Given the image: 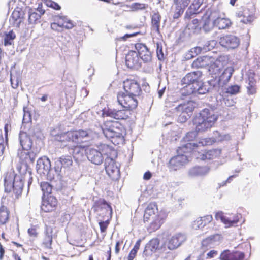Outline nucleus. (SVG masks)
<instances>
[{
    "label": "nucleus",
    "instance_id": "1",
    "mask_svg": "<svg viewBox=\"0 0 260 260\" xmlns=\"http://www.w3.org/2000/svg\"><path fill=\"white\" fill-rule=\"evenodd\" d=\"M39 151L35 148L30 150L21 149L18 152V156L21 166L18 168L19 174H16L14 170L8 171L4 177V186L5 191L12 192L15 198L18 199L22 194L24 186V171L22 166L34 163Z\"/></svg>",
    "mask_w": 260,
    "mask_h": 260
},
{
    "label": "nucleus",
    "instance_id": "2",
    "mask_svg": "<svg viewBox=\"0 0 260 260\" xmlns=\"http://www.w3.org/2000/svg\"><path fill=\"white\" fill-rule=\"evenodd\" d=\"M89 137V134L86 130H71L58 134L55 137L57 141L66 143L64 146L73 150V154L78 153L85 148L84 139Z\"/></svg>",
    "mask_w": 260,
    "mask_h": 260
},
{
    "label": "nucleus",
    "instance_id": "3",
    "mask_svg": "<svg viewBox=\"0 0 260 260\" xmlns=\"http://www.w3.org/2000/svg\"><path fill=\"white\" fill-rule=\"evenodd\" d=\"M218 118V115L213 110L205 108L193 119L194 129L198 132H206L214 125Z\"/></svg>",
    "mask_w": 260,
    "mask_h": 260
},
{
    "label": "nucleus",
    "instance_id": "4",
    "mask_svg": "<svg viewBox=\"0 0 260 260\" xmlns=\"http://www.w3.org/2000/svg\"><path fill=\"white\" fill-rule=\"evenodd\" d=\"M115 153V149L105 144H101L96 149L90 148L86 152L88 159L92 164L100 165L103 162V155L112 156Z\"/></svg>",
    "mask_w": 260,
    "mask_h": 260
},
{
    "label": "nucleus",
    "instance_id": "5",
    "mask_svg": "<svg viewBox=\"0 0 260 260\" xmlns=\"http://www.w3.org/2000/svg\"><path fill=\"white\" fill-rule=\"evenodd\" d=\"M137 96H133L124 92L120 91L117 93V100L119 105L127 110L132 111L138 106Z\"/></svg>",
    "mask_w": 260,
    "mask_h": 260
},
{
    "label": "nucleus",
    "instance_id": "6",
    "mask_svg": "<svg viewBox=\"0 0 260 260\" xmlns=\"http://www.w3.org/2000/svg\"><path fill=\"white\" fill-rule=\"evenodd\" d=\"M123 86L125 93L130 95L138 97L142 93L141 87L137 79H126L123 81Z\"/></svg>",
    "mask_w": 260,
    "mask_h": 260
},
{
    "label": "nucleus",
    "instance_id": "7",
    "mask_svg": "<svg viewBox=\"0 0 260 260\" xmlns=\"http://www.w3.org/2000/svg\"><path fill=\"white\" fill-rule=\"evenodd\" d=\"M168 217V214L164 211H160L157 213V216L153 219H151L147 227V230L149 232H154L160 228L161 225L165 223Z\"/></svg>",
    "mask_w": 260,
    "mask_h": 260
},
{
    "label": "nucleus",
    "instance_id": "8",
    "mask_svg": "<svg viewBox=\"0 0 260 260\" xmlns=\"http://www.w3.org/2000/svg\"><path fill=\"white\" fill-rule=\"evenodd\" d=\"M123 129L121 124L118 121L107 120L102 127V132L106 137H111V135Z\"/></svg>",
    "mask_w": 260,
    "mask_h": 260
},
{
    "label": "nucleus",
    "instance_id": "9",
    "mask_svg": "<svg viewBox=\"0 0 260 260\" xmlns=\"http://www.w3.org/2000/svg\"><path fill=\"white\" fill-rule=\"evenodd\" d=\"M58 205V201L54 196H42L41 210L46 213L55 210Z\"/></svg>",
    "mask_w": 260,
    "mask_h": 260
},
{
    "label": "nucleus",
    "instance_id": "10",
    "mask_svg": "<svg viewBox=\"0 0 260 260\" xmlns=\"http://www.w3.org/2000/svg\"><path fill=\"white\" fill-rule=\"evenodd\" d=\"M198 133L196 129L194 131L189 132L187 133L183 138V140L185 142L184 147L188 149L190 152H196L199 148V144H197V142H194Z\"/></svg>",
    "mask_w": 260,
    "mask_h": 260
},
{
    "label": "nucleus",
    "instance_id": "11",
    "mask_svg": "<svg viewBox=\"0 0 260 260\" xmlns=\"http://www.w3.org/2000/svg\"><path fill=\"white\" fill-rule=\"evenodd\" d=\"M237 18L240 19V21L244 24L251 23L254 18L253 13L246 7H241L236 13Z\"/></svg>",
    "mask_w": 260,
    "mask_h": 260
},
{
    "label": "nucleus",
    "instance_id": "12",
    "mask_svg": "<svg viewBox=\"0 0 260 260\" xmlns=\"http://www.w3.org/2000/svg\"><path fill=\"white\" fill-rule=\"evenodd\" d=\"M127 67L132 69H138L141 66L140 58L136 51H129L125 56Z\"/></svg>",
    "mask_w": 260,
    "mask_h": 260
},
{
    "label": "nucleus",
    "instance_id": "13",
    "mask_svg": "<svg viewBox=\"0 0 260 260\" xmlns=\"http://www.w3.org/2000/svg\"><path fill=\"white\" fill-rule=\"evenodd\" d=\"M117 153L115 150V153L112 156H108L105 159V168L109 176L113 177L114 174H118L119 169L116 165L115 158L117 157Z\"/></svg>",
    "mask_w": 260,
    "mask_h": 260
},
{
    "label": "nucleus",
    "instance_id": "14",
    "mask_svg": "<svg viewBox=\"0 0 260 260\" xmlns=\"http://www.w3.org/2000/svg\"><path fill=\"white\" fill-rule=\"evenodd\" d=\"M202 73L200 71H195L187 74L182 79V84L190 83L198 85L199 86H203V83L201 80Z\"/></svg>",
    "mask_w": 260,
    "mask_h": 260
},
{
    "label": "nucleus",
    "instance_id": "15",
    "mask_svg": "<svg viewBox=\"0 0 260 260\" xmlns=\"http://www.w3.org/2000/svg\"><path fill=\"white\" fill-rule=\"evenodd\" d=\"M135 47L140 59H141L145 62H148L151 61V52L145 44L136 43Z\"/></svg>",
    "mask_w": 260,
    "mask_h": 260
},
{
    "label": "nucleus",
    "instance_id": "16",
    "mask_svg": "<svg viewBox=\"0 0 260 260\" xmlns=\"http://www.w3.org/2000/svg\"><path fill=\"white\" fill-rule=\"evenodd\" d=\"M74 26L72 22L66 17H59L55 22L51 24V27L53 30L60 31L63 29H71Z\"/></svg>",
    "mask_w": 260,
    "mask_h": 260
},
{
    "label": "nucleus",
    "instance_id": "17",
    "mask_svg": "<svg viewBox=\"0 0 260 260\" xmlns=\"http://www.w3.org/2000/svg\"><path fill=\"white\" fill-rule=\"evenodd\" d=\"M156 203L150 202L146 207L143 215V221L145 223H148L151 219H153L157 216L159 213Z\"/></svg>",
    "mask_w": 260,
    "mask_h": 260
},
{
    "label": "nucleus",
    "instance_id": "18",
    "mask_svg": "<svg viewBox=\"0 0 260 260\" xmlns=\"http://www.w3.org/2000/svg\"><path fill=\"white\" fill-rule=\"evenodd\" d=\"M211 62L208 67V71L212 77L216 78L220 75L223 70L224 68L223 63L219 59H215L214 57H212Z\"/></svg>",
    "mask_w": 260,
    "mask_h": 260
},
{
    "label": "nucleus",
    "instance_id": "19",
    "mask_svg": "<svg viewBox=\"0 0 260 260\" xmlns=\"http://www.w3.org/2000/svg\"><path fill=\"white\" fill-rule=\"evenodd\" d=\"M131 111L126 109L116 110L115 109H108L105 111V114L110 117L118 120H126L129 117Z\"/></svg>",
    "mask_w": 260,
    "mask_h": 260
},
{
    "label": "nucleus",
    "instance_id": "20",
    "mask_svg": "<svg viewBox=\"0 0 260 260\" xmlns=\"http://www.w3.org/2000/svg\"><path fill=\"white\" fill-rule=\"evenodd\" d=\"M220 45L228 49H234L239 45V39L234 36L229 35L220 37L219 40Z\"/></svg>",
    "mask_w": 260,
    "mask_h": 260
},
{
    "label": "nucleus",
    "instance_id": "21",
    "mask_svg": "<svg viewBox=\"0 0 260 260\" xmlns=\"http://www.w3.org/2000/svg\"><path fill=\"white\" fill-rule=\"evenodd\" d=\"M191 0H174L175 10L173 17L174 19L179 18L184 13L185 9L188 6Z\"/></svg>",
    "mask_w": 260,
    "mask_h": 260
},
{
    "label": "nucleus",
    "instance_id": "22",
    "mask_svg": "<svg viewBox=\"0 0 260 260\" xmlns=\"http://www.w3.org/2000/svg\"><path fill=\"white\" fill-rule=\"evenodd\" d=\"M73 165L72 157L70 155H63L59 157L55 162V171L61 172L62 168L68 169Z\"/></svg>",
    "mask_w": 260,
    "mask_h": 260
},
{
    "label": "nucleus",
    "instance_id": "23",
    "mask_svg": "<svg viewBox=\"0 0 260 260\" xmlns=\"http://www.w3.org/2000/svg\"><path fill=\"white\" fill-rule=\"evenodd\" d=\"M186 240L185 236L181 233H177L169 239L167 247L170 250H174L180 246Z\"/></svg>",
    "mask_w": 260,
    "mask_h": 260
},
{
    "label": "nucleus",
    "instance_id": "24",
    "mask_svg": "<svg viewBox=\"0 0 260 260\" xmlns=\"http://www.w3.org/2000/svg\"><path fill=\"white\" fill-rule=\"evenodd\" d=\"M197 152V157L201 160L213 159L219 157L221 153L220 149H213L203 152Z\"/></svg>",
    "mask_w": 260,
    "mask_h": 260
},
{
    "label": "nucleus",
    "instance_id": "25",
    "mask_svg": "<svg viewBox=\"0 0 260 260\" xmlns=\"http://www.w3.org/2000/svg\"><path fill=\"white\" fill-rule=\"evenodd\" d=\"M92 209L94 212H98L103 209H105L109 214L110 218L112 215V208L111 205L106 201L102 198H100L94 202Z\"/></svg>",
    "mask_w": 260,
    "mask_h": 260
},
{
    "label": "nucleus",
    "instance_id": "26",
    "mask_svg": "<svg viewBox=\"0 0 260 260\" xmlns=\"http://www.w3.org/2000/svg\"><path fill=\"white\" fill-rule=\"evenodd\" d=\"M160 240L158 238H154L150 240L145 246L143 253L146 256L151 255L159 249Z\"/></svg>",
    "mask_w": 260,
    "mask_h": 260
},
{
    "label": "nucleus",
    "instance_id": "27",
    "mask_svg": "<svg viewBox=\"0 0 260 260\" xmlns=\"http://www.w3.org/2000/svg\"><path fill=\"white\" fill-rule=\"evenodd\" d=\"M213 220L211 215H206L196 219L193 223V227L195 229H202L208 225Z\"/></svg>",
    "mask_w": 260,
    "mask_h": 260
},
{
    "label": "nucleus",
    "instance_id": "28",
    "mask_svg": "<svg viewBox=\"0 0 260 260\" xmlns=\"http://www.w3.org/2000/svg\"><path fill=\"white\" fill-rule=\"evenodd\" d=\"M182 84L184 85L181 90L183 95H191L196 92H198L199 93H203L204 92L201 91L202 87L199 86L197 84L194 85L190 83Z\"/></svg>",
    "mask_w": 260,
    "mask_h": 260
},
{
    "label": "nucleus",
    "instance_id": "29",
    "mask_svg": "<svg viewBox=\"0 0 260 260\" xmlns=\"http://www.w3.org/2000/svg\"><path fill=\"white\" fill-rule=\"evenodd\" d=\"M212 57L209 56H204L198 57L194 60L192 63V67L194 68H202L208 67L211 61H212Z\"/></svg>",
    "mask_w": 260,
    "mask_h": 260
},
{
    "label": "nucleus",
    "instance_id": "30",
    "mask_svg": "<svg viewBox=\"0 0 260 260\" xmlns=\"http://www.w3.org/2000/svg\"><path fill=\"white\" fill-rule=\"evenodd\" d=\"M186 157L183 155L172 157L169 161V167L172 170L176 171L183 165Z\"/></svg>",
    "mask_w": 260,
    "mask_h": 260
},
{
    "label": "nucleus",
    "instance_id": "31",
    "mask_svg": "<svg viewBox=\"0 0 260 260\" xmlns=\"http://www.w3.org/2000/svg\"><path fill=\"white\" fill-rule=\"evenodd\" d=\"M52 230L47 228L44 231L42 245L46 249H52L53 242Z\"/></svg>",
    "mask_w": 260,
    "mask_h": 260
},
{
    "label": "nucleus",
    "instance_id": "32",
    "mask_svg": "<svg viewBox=\"0 0 260 260\" xmlns=\"http://www.w3.org/2000/svg\"><path fill=\"white\" fill-rule=\"evenodd\" d=\"M255 74L250 73L248 74L246 82L248 84L247 86L248 94H253L256 92V81L254 78Z\"/></svg>",
    "mask_w": 260,
    "mask_h": 260
},
{
    "label": "nucleus",
    "instance_id": "33",
    "mask_svg": "<svg viewBox=\"0 0 260 260\" xmlns=\"http://www.w3.org/2000/svg\"><path fill=\"white\" fill-rule=\"evenodd\" d=\"M203 1L204 0H193L185 13V17L190 18L192 15L199 13V9L203 3Z\"/></svg>",
    "mask_w": 260,
    "mask_h": 260
},
{
    "label": "nucleus",
    "instance_id": "34",
    "mask_svg": "<svg viewBox=\"0 0 260 260\" xmlns=\"http://www.w3.org/2000/svg\"><path fill=\"white\" fill-rule=\"evenodd\" d=\"M37 170L40 173L45 174L48 172L50 168V162L49 159H38L36 165Z\"/></svg>",
    "mask_w": 260,
    "mask_h": 260
},
{
    "label": "nucleus",
    "instance_id": "35",
    "mask_svg": "<svg viewBox=\"0 0 260 260\" xmlns=\"http://www.w3.org/2000/svg\"><path fill=\"white\" fill-rule=\"evenodd\" d=\"M124 129L118 131L115 134L111 135V137H106L115 145H119L124 143Z\"/></svg>",
    "mask_w": 260,
    "mask_h": 260
},
{
    "label": "nucleus",
    "instance_id": "36",
    "mask_svg": "<svg viewBox=\"0 0 260 260\" xmlns=\"http://www.w3.org/2000/svg\"><path fill=\"white\" fill-rule=\"evenodd\" d=\"M232 24L231 20L227 18L218 17L213 22L214 26L219 29L229 28Z\"/></svg>",
    "mask_w": 260,
    "mask_h": 260
},
{
    "label": "nucleus",
    "instance_id": "37",
    "mask_svg": "<svg viewBox=\"0 0 260 260\" xmlns=\"http://www.w3.org/2000/svg\"><path fill=\"white\" fill-rule=\"evenodd\" d=\"M20 142L22 149L30 150L32 148V140L26 133H22L20 136Z\"/></svg>",
    "mask_w": 260,
    "mask_h": 260
},
{
    "label": "nucleus",
    "instance_id": "38",
    "mask_svg": "<svg viewBox=\"0 0 260 260\" xmlns=\"http://www.w3.org/2000/svg\"><path fill=\"white\" fill-rule=\"evenodd\" d=\"M161 19V15L158 12L153 13L151 16V29L157 33L160 32L159 27Z\"/></svg>",
    "mask_w": 260,
    "mask_h": 260
},
{
    "label": "nucleus",
    "instance_id": "39",
    "mask_svg": "<svg viewBox=\"0 0 260 260\" xmlns=\"http://www.w3.org/2000/svg\"><path fill=\"white\" fill-rule=\"evenodd\" d=\"M215 216L217 220L220 219L224 224L228 226H234L239 221L238 219L231 220L226 218L222 212L216 213Z\"/></svg>",
    "mask_w": 260,
    "mask_h": 260
},
{
    "label": "nucleus",
    "instance_id": "40",
    "mask_svg": "<svg viewBox=\"0 0 260 260\" xmlns=\"http://www.w3.org/2000/svg\"><path fill=\"white\" fill-rule=\"evenodd\" d=\"M23 18V13L19 10H15L11 15V21L13 26L19 27Z\"/></svg>",
    "mask_w": 260,
    "mask_h": 260
},
{
    "label": "nucleus",
    "instance_id": "41",
    "mask_svg": "<svg viewBox=\"0 0 260 260\" xmlns=\"http://www.w3.org/2000/svg\"><path fill=\"white\" fill-rule=\"evenodd\" d=\"M10 212L4 206L0 207V225L6 224L9 222Z\"/></svg>",
    "mask_w": 260,
    "mask_h": 260
},
{
    "label": "nucleus",
    "instance_id": "42",
    "mask_svg": "<svg viewBox=\"0 0 260 260\" xmlns=\"http://www.w3.org/2000/svg\"><path fill=\"white\" fill-rule=\"evenodd\" d=\"M42 15L39 14L36 10L30 8L29 10L28 21L30 24H37L40 22Z\"/></svg>",
    "mask_w": 260,
    "mask_h": 260
},
{
    "label": "nucleus",
    "instance_id": "43",
    "mask_svg": "<svg viewBox=\"0 0 260 260\" xmlns=\"http://www.w3.org/2000/svg\"><path fill=\"white\" fill-rule=\"evenodd\" d=\"M178 110H181L183 112L188 113H192L194 109V106L192 102L188 101L186 103L180 104L177 107Z\"/></svg>",
    "mask_w": 260,
    "mask_h": 260
},
{
    "label": "nucleus",
    "instance_id": "44",
    "mask_svg": "<svg viewBox=\"0 0 260 260\" xmlns=\"http://www.w3.org/2000/svg\"><path fill=\"white\" fill-rule=\"evenodd\" d=\"M40 187L42 191V196H52L51 195L53 187L48 182L43 181L40 183Z\"/></svg>",
    "mask_w": 260,
    "mask_h": 260
},
{
    "label": "nucleus",
    "instance_id": "45",
    "mask_svg": "<svg viewBox=\"0 0 260 260\" xmlns=\"http://www.w3.org/2000/svg\"><path fill=\"white\" fill-rule=\"evenodd\" d=\"M141 240L139 239L136 242L134 247L130 251V252L128 255V260H133L136 256L137 253L139 249H140Z\"/></svg>",
    "mask_w": 260,
    "mask_h": 260
},
{
    "label": "nucleus",
    "instance_id": "46",
    "mask_svg": "<svg viewBox=\"0 0 260 260\" xmlns=\"http://www.w3.org/2000/svg\"><path fill=\"white\" fill-rule=\"evenodd\" d=\"M16 38V35L13 31L10 30L8 33L5 34L4 43L5 46L12 44L13 40Z\"/></svg>",
    "mask_w": 260,
    "mask_h": 260
},
{
    "label": "nucleus",
    "instance_id": "47",
    "mask_svg": "<svg viewBox=\"0 0 260 260\" xmlns=\"http://www.w3.org/2000/svg\"><path fill=\"white\" fill-rule=\"evenodd\" d=\"M215 139L213 138H204L200 139L197 144H199V147L200 146L212 145L215 142Z\"/></svg>",
    "mask_w": 260,
    "mask_h": 260
},
{
    "label": "nucleus",
    "instance_id": "48",
    "mask_svg": "<svg viewBox=\"0 0 260 260\" xmlns=\"http://www.w3.org/2000/svg\"><path fill=\"white\" fill-rule=\"evenodd\" d=\"M233 253V250H224L221 252L218 258L220 260H232Z\"/></svg>",
    "mask_w": 260,
    "mask_h": 260
},
{
    "label": "nucleus",
    "instance_id": "49",
    "mask_svg": "<svg viewBox=\"0 0 260 260\" xmlns=\"http://www.w3.org/2000/svg\"><path fill=\"white\" fill-rule=\"evenodd\" d=\"M206 171L205 167L195 166L191 170V173L193 175H202L205 174Z\"/></svg>",
    "mask_w": 260,
    "mask_h": 260
},
{
    "label": "nucleus",
    "instance_id": "50",
    "mask_svg": "<svg viewBox=\"0 0 260 260\" xmlns=\"http://www.w3.org/2000/svg\"><path fill=\"white\" fill-rule=\"evenodd\" d=\"M240 88V86L237 85H231L226 88L225 92L231 95L236 94L239 92Z\"/></svg>",
    "mask_w": 260,
    "mask_h": 260
},
{
    "label": "nucleus",
    "instance_id": "51",
    "mask_svg": "<svg viewBox=\"0 0 260 260\" xmlns=\"http://www.w3.org/2000/svg\"><path fill=\"white\" fill-rule=\"evenodd\" d=\"M110 219L111 218L109 217V219H108L106 221H101L99 222L101 233H105L106 232V230L110 223Z\"/></svg>",
    "mask_w": 260,
    "mask_h": 260
},
{
    "label": "nucleus",
    "instance_id": "52",
    "mask_svg": "<svg viewBox=\"0 0 260 260\" xmlns=\"http://www.w3.org/2000/svg\"><path fill=\"white\" fill-rule=\"evenodd\" d=\"M245 254L244 252L238 251L233 250L232 260H244Z\"/></svg>",
    "mask_w": 260,
    "mask_h": 260
},
{
    "label": "nucleus",
    "instance_id": "53",
    "mask_svg": "<svg viewBox=\"0 0 260 260\" xmlns=\"http://www.w3.org/2000/svg\"><path fill=\"white\" fill-rule=\"evenodd\" d=\"M38 226L37 225H31V226L28 228L27 232L30 237H37L38 236V232L37 229Z\"/></svg>",
    "mask_w": 260,
    "mask_h": 260
},
{
    "label": "nucleus",
    "instance_id": "54",
    "mask_svg": "<svg viewBox=\"0 0 260 260\" xmlns=\"http://www.w3.org/2000/svg\"><path fill=\"white\" fill-rule=\"evenodd\" d=\"M5 141L3 136L2 129H0V156L4 154L5 149Z\"/></svg>",
    "mask_w": 260,
    "mask_h": 260
},
{
    "label": "nucleus",
    "instance_id": "55",
    "mask_svg": "<svg viewBox=\"0 0 260 260\" xmlns=\"http://www.w3.org/2000/svg\"><path fill=\"white\" fill-rule=\"evenodd\" d=\"M147 5L143 3H135L132 4L131 8L133 10H143L147 8Z\"/></svg>",
    "mask_w": 260,
    "mask_h": 260
},
{
    "label": "nucleus",
    "instance_id": "56",
    "mask_svg": "<svg viewBox=\"0 0 260 260\" xmlns=\"http://www.w3.org/2000/svg\"><path fill=\"white\" fill-rule=\"evenodd\" d=\"M46 5L56 10H59L61 9V7L56 2L52 0L46 1Z\"/></svg>",
    "mask_w": 260,
    "mask_h": 260
},
{
    "label": "nucleus",
    "instance_id": "57",
    "mask_svg": "<svg viewBox=\"0 0 260 260\" xmlns=\"http://www.w3.org/2000/svg\"><path fill=\"white\" fill-rule=\"evenodd\" d=\"M156 53L157 56L159 60H164L165 56L162 51V47L161 46H160L158 43H157Z\"/></svg>",
    "mask_w": 260,
    "mask_h": 260
},
{
    "label": "nucleus",
    "instance_id": "58",
    "mask_svg": "<svg viewBox=\"0 0 260 260\" xmlns=\"http://www.w3.org/2000/svg\"><path fill=\"white\" fill-rule=\"evenodd\" d=\"M140 34V32H135V33H133V34H127L122 37H120L117 38L116 40L118 41H125L128 38H129L130 37H135Z\"/></svg>",
    "mask_w": 260,
    "mask_h": 260
},
{
    "label": "nucleus",
    "instance_id": "59",
    "mask_svg": "<svg viewBox=\"0 0 260 260\" xmlns=\"http://www.w3.org/2000/svg\"><path fill=\"white\" fill-rule=\"evenodd\" d=\"M34 10H36V12H38V13L41 14L42 15L45 12V11L43 9V5L42 3H39L37 8L36 9H35Z\"/></svg>",
    "mask_w": 260,
    "mask_h": 260
},
{
    "label": "nucleus",
    "instance_id": "60",
    "mask_svg": "<svg viewBox=\"0 0 260 260\" xmlns=\"http://www.w3.org/2000/svg\"><path fill=\"white\" fill-rule=\"evenodd\" d=\"M26 109H27V108H23V112H24L23 118V120L25 119H26V117H28V120H31V119L30 113L29 111H26Z\"/></svg>",
    "mask_w": 260,
    "mask_h": 260
},
{
    "label": "nucleus",
    "instance_id": "61",
    "mask_svg": "<svg viewBox=\"0 0 260 260\" xmlns=\"http://www.w3.org/2000/svg\"><path fill=\"white\" fill-rule=\"evenodd\" d=\"M123 243V241H118L116 243L115 247V251L116 254L119 253L120 251V245L122 244Z\"/></svg>",
    "mask_w": 260,
    "mask_h": 260
},
{
    "label": "nucleus",
    "instance_id": "62",
    "mask_svg": "<svg viewBox=\"0 0 260 260\" xmlns=\"http://www.w3.org/2000/svg\"><path fill=\"white\" fill-rule=\"evenodd\" d=\"M226 73H229L228 79L229 80L232 75V73L231 72V69H229V68H226L223 72L222 75L224 76V75Z\"/></svg>",
    "mask_w": 260,
    "mask_h": 260
},
{
    "label": "nucleus",
    "instance_id": "63",
    "mask_svg": "<svg viewBox=\"0 0 260 260\" xmlns=\"http://www.w3.org/2000/svg\"><path fill=\"white\" fill-rule=\"evenodd\" d=\"M5 249L2 244L0 243V260H3L5 254Z\"/></svg>",
    "mask_w": 260,
    "mask_h": 260
},
{
    "label": "nucleus",
    "instance_id": "64",
    "mask_svg": "<svg viewBox=\"0 0 260 260\" xmlns=\"http://www.w3.org/2000/svg\"><path fill=\"white\" fill-rule=\"evenodd\" d=\"M217 251H216V250H211L210 251H209L208 253H207V256L209 258H212L215 255H217Z\"/></svg>",
    "mask_w": 260,
    "mask_h": 260
}]
</instances>
